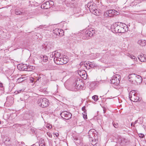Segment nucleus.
Returning <instances> with one entry per match:
<instances>
[{
	"label": "nucleus",
	"mask_w": 146,
	"mask_h": 146,
	"mask_svg": "<svg viewBox=\"0 0 146 146\" xmlns=\"http://www.w3.org/2000/svg\"><path fill=\"white\" fill-rule=\"evenodd\" d=\"M87 7L89 8L92 13L97 16L100 15L101 13L99 10L96 9V5L94 2H92L88 3L87 4Z\"/></svg>",
	"instance_id": "f257e3e1"
},
{
	"label": "nucleus",
	"mask_w": 146,
	"mask_h": 146,
	"mask_svg": "<svg viewBox=\"0 0 146 146\" xmlns=\"http://www.w3.org/2000/svg\"><path fill=\"white\" fill-rule=\"evenodd\" d=\"M94 33V31L92 29H87L85 32L82 37L83 39H88L92 37Z\"/></svg>",
	"instance_id": "f03ea898"
},
{
	"label": "nucleus",
	"mask_w": 146,
	"mask_h": 146,
	"mask_svg": "<svg viewBox=\"0 0 146 146\" xmlns=\"http://www.w3.org/2000/svg\"><path fill=\"white\" fill-rule=\"evenodd\" d=\"M135 92V91L133 90L130 92L129 97V99L131 101L134 102H137L139 100V98L137 96V93Z\"/></svg>",
	"instance_id": "7ed1b4c3"
},
{
	"label": "nucleus",
	"mask_w": 146,
	"mask_h": 146,
	"mask_svg": "<svg viewBox=\"0 0 146 146\" xmlns=\"http://www.w3.org/2000/svg\"><path fill=\"white\" fill-rule=\"evenodd\" d=\"M82 83L81 80L78 79H76L72 84V90L74 91L78 90L80 88Z\"/></svg>",
	"instance_id": "20e7f679"
},
{
	"label": "nucleus",
	"mask_w": 146,
	"mask_h": 146,
	"mask_svg": "<svg viewBox=\"0 0 146 146\" xmlns=\"http://www.w3.org/2000/svg\"><path fill=\"white\" fill-rule=\"evenodd\" d=\"M38 106L42 108L46 107L49 104L48 100L45 98H41L38 100Z\"/></svg>",
	"instance_id": "39448f33"
},
{
	"label": "nucleus",
	"mask_w": 146,
	"mask_h": 146,
	"mask_svg": "<svg viewBox=\"0 0 146 146\" xmlns=\"http://www.w3.org/2000/svg\"><path fill=\"white\" fill-rule=\"evenodd\" d=\"M120 76L118 74L114 75L111 80V83L115 86H118L120 83Z\"/></svg>",
	"instance_id": "423d86ee"
},
{
	"label": "nucleus",
	"mask_w": 146,
	"mask_h": 146,
	"mask_svg": "<svg viewBox=\"0 0 146 146\" xmlns=\"http://www.w3.org/2000/svg\"><path fill=\"white\" fill-rule=\"evenodd\" d=\"M120 22H116L111 25V31L113 33H118L120 27Z\"/></svg>",
	"instance_id": "0eeeda50"
},
{
	"label": "nucleus",
	"mask_w": 146,
	"mask_h": 146,
	"mask_svg": "<svg viewBox=\"0 0 146 146\" xmlns=\"http://www.w3.org/2000/svg\"><path fill=\"white\" fill-rule=\"evenodd\" d=\"M53 4V2L51 1H48L42 4L41 7L42 8L46 9L51 7V6Z\"/></svg>",
	"instance_id": "6e6552de"
},
{
	"label": "nucleus",
	"mask_w": 146,
	"mask_h": 146,
	"mask_svg": "<svg viewBox=\"0 0 146 146\" xmlns=\"http://www.w3.org/2000/svg\"><path fill=\"white\" fill-rule=\"evenodd\" d=\"M60 114L62 118L66 120L70 119L72 116L70 113L67 111L62 112L60 113Z\"/></svg>",
	"instance_id": "1a4fd4ad"
},
{
	"label": "nucleus",
	"mask_w": 146,
	"mask_h": 146,
	"mask_svg": "<svg viewBox=\"0 0 146 146\" xmlns=\"http://www.w3.org/2000/svg\"><path fill=\"white\" fill-rule=\"evenodd\" d=\"M53 33L56 35L61 36L64 35L63 31L59 29H56L53 31Z\"/></svg>",
	"instance_id": "9d476101"
},
{
	"label": "nucleus",
	"mask_w": 146,
	"mask_h": 146,
	"mask_svg": "<svg viewBox=\"0 0 146 146\" xmlns=\"http://www.w3.org/2000/svg\"><path fill=\"white\" fill-rule=\"evenodd\" d=\"M14 102V98L11 96H8L7 98V100L5 104L8 106H11Z\"/></svg>",
	"instance_id": "9b49d317"
},
{
	"label": "nucleus",
	"mask_w": 146,
	"mask_h": 146,
	"mask_svg": "<svg viewBox=\"0 0 146 146\" xmlns=\"http://www.w3.org/2000/svg\"><path fill=\"white\" fill-rule=\"evenodd\" d=\"M129 78H133L136 81H138V82H141L142 78L141 76L139 75H135V74H130L129 76Z\"/></svg>",
	"instance_id": "f8f14e48"
},
{
	"label": "nucleus",
	"mask_w": 146,
	"mask_h": 146,
	"mask_svg": "<svg viewBox=\"0 0 146 146\" xmlns=\"http://www.w3.org/2000/svg\"><path fill=\"white\" fill-rule=\"evenodd\" d=\"M126 25L121 23L120 24L119 28L118 33H123L126 31V29L127 28Z\"/></svg>",
	"instance_id": "ddd939ff"
},
{
	"label": "nucleus",
	"mask_w": 146,
	"mask_h": 146,
	"mask_svg": "<svg viewBox=\"0 0 146 146\" xmlns=\"http://www.w3.org/2000/svg\"><path fill=\"white\" fill-rule=\"evenodd\" d=\"M78 73L82 78L84 79L86 78L87 74L86 72L84 70H79L78 72Z\"/></svg>",
	"instance_id": "4468645a"
},
{
	"label": "nucleus",
	"mask_w": 146,
	"mask_h": 146,
	"mask_svg": "<svg viewBox=\"0 0 146 146\" xmlns=\"http://www.w3.org/2000/svg\"><path fill=\"white\" fill-rule=\"evenodd\" d=\"M138 58L139 60L142 62H144L146 61V55L143 53H141L138 56Z\"/></svg>",
	"instance_id": "2eb2a0df"
},
{
	"label": "nucleus",
	"mask_w": 146,
	"mask_h": 146,
	"mask_svg": "<svg viewBox=\"0 0 146 146\" xmlns=\"http://www.w3.org/2000/svg\"><path fill=\"white\" fill-rule=\"evenodd\" d=\"M96 133L97 132L96 130L94 129H92L90 130L88 133L89 138L93 137V136L94 135V134Z\"/></svg>",
	"instance_id": "dca6fc26"
},
{
	"label": "nucleus",
	"mask_w": 146,
	"mask_h": 146,
	"mask_svg": "<svg viewBox=\"0 0 146 146\" xmlns=\"http://www.w3.org/2000/svg\"><path fill=\"white\" fill-rule=\"evenodd\" d=\"M114 11L115 10H110L108 11H107L104 13V15L106 16H108V17H111L113 14H114Z\"/></svg>",
	"instance_id": "f3484780"
},
{
	"label": "nucleus",
	"mask_w": 146,
	"mask_h": 146,
	"mask_svg": "<svg viewBox=\"0 0 146 146\" xmlns=\"http://www.w3.org/2000/svg\"><path fill=\"white\" fill-rule=\"evenodd\" d=\"M54 61L57 64L62 65V58H54Z\"/></svg>",
	"instance_id": "a211bd4d"
},
{
	"label": "nucleus",
	"mask_w": 146,
	"mask_h": 146,
	"mask_svg": "<svg viewBox=\"0 0 146 146\" xmlns=\"http://www.w3.org/2000/svg\"><path fill=\"white\" fill-rule=\"evenodd\" d=\"M39 58L41 60V62H46L48 61V57L45 55H41L40 56Z\"/></svg>",
	"instance_id": "6ab92c4d"
},
{
	"label": "nucleus",
	"mask_w": 146,
	"mask_h": 146,
	"mask_svg": "<svg viewBox=\"0 0 146 146\" xmlns=\"http://www.w3.org/2000/svg\"><path fill=\"white\" fill-rule=\"evenodd\" d=\"M146 41L143 40H139L138 41V43L142 46H143L146 45Z\"/></svg>",
	"instance_id": "aec40b11"
},
{
	"label": "nucleus",
	"mask_w": 146,
	"mask_h": 146,
	"mask_svg": "<svg viewBox=\"0 0 146 146\" xmlns=\"http://www.w3.org/2000/svg\"><path fill=\"white\" fill-rule=\"evenodd\" d=\"M54 58H60L61 56V54L60 52L55 51L54 52Z\"/></svg>",
	"instance_id": "412c9836"
},
{
	"label": "nucleus",
	"mask_w": 146,
	"mask_h": 146,
	"mask_svg": "<svg viewBox=\"0 0 146 146\" xmlns=\"http://www.w3.org/2000/svg\"><path fill=\"white\" fill-rule=\"evenodd\" d=\"M35 67L31 65L27 66V67L26 68V71H31L34 70L35 69Z\"/></svg>",
	"instance_id": "4be33fe9"
},
{
	"label": "nucleus",
	"mask_w": 146,
	"mask_h": 146,
	"mask_svg": "<svg viewBox=\"0 0 146 146\" xmlns=\"http://www.w3.org/2000/svg\"><path fill=\"white\" fill-rule=\"evenodd\" d=\"M25 80V77H22L19 78L17 81V83H19Z\"/></svg>",
	"instance_id": "5701e85b"
},
{
	"label": "nucleus",
	"mask_w": 146,
	"mask_h": 146,
	"mask_svg": "<svg viewBox=\"0 0 146 146\" xmlns=\"http://www.w3.org/2000/svg\"><path fill=\"white\" fill-rule=\"evenodd\" d=\"M127 140L126 139L122 138L121 139L120 143L121 145H125L127 142Z\"/></svg>",
	"instance_id": "b1692460"
},
{
	"label": "nucleus",
	"mask_w": 146,
	"mask_h": 146,
	"mask_svg": "<svg viewBox=\"0 0 146 146\" xmlns=\"http://www.w3.org/2000/svg\"><path fill=\"white\" fill-rule=\"evenodd\" d=\"M90 140L91 141V144L93 145H94L96 144L98 142V141L94 140L93 137H92L90 138Z\"/></svg>",
	"instance_id": "393cba45"
},
{
	"label": "nucleus",
	"mask_w": 146,
	"mask_h": 146,
	"mask_svg": "<svg viewBox=\"0 0 146 146\" xmlns=\"http://www.w3.org/2000/svg\"><path fill=\"white\" fill-rule=\"evenodd\" d=\"M62 65L67 63L68 61V58H62Z\"/></svg>",
	"instance_id": "a878e982"
},
{
	"label": "nucleus",
	"mask_w": 146,
	"mask_h": 146,
	"mask_svg": "<svg viewBox=\"0 0 146 146\" xmlns=\"http://www.w3.org/2000/svg\"><path fill=\"white\" fill-rule=\"evenodd\" d=\"M24 64H19L17 66V68L18 69L20 70H24L25 68H23Z\"/></svg>",
	"instance_id": "bb28decb"
},
{
	"label": "nucleus",
	"mask_w": 146,
	"mask_h": 146,
	"mask_svg": "<svg viewBox=\"0 0 146 146\" xmlns=\"http://www.w3.org/2000/svg\"><path fill=\"white\" fill-rule=\"evenodd\" d=\"M22 12L20 11L19 10H16L15 11V14L17 15H21L22 14Z\"/></svg>",
	"instance_id": "cd10ccee"
},
{
	"label": "nucleus",
	"mask_w": 146,
	"mask_h": 146,
	"mask_svg": "<svg viewBox=\"0 0 146 146\" xmlns=\"http://www.w3.org/2000/svg\"><path fill=\"white\" fill-rule=\"evenodd\" d=\"M94 138V139L97 141H98V137L97 135V134H96V133L95 134H94V135L93 136V137Z\"/></svg>",
	"instance_id": "c85d7f7f"
},
{
	"label": "nucleus",
	"mask_w": 146,
	"mask_h": 146,
	"mask_svg": "<svg viewBox=\"0 0 146 146\" xmlns=\"http://www.w3.org/2000/svg\"><path fill=\"white\" fill-rule=\"evenodd\" d=\"M92 98L95 101H97L98 100V97L97 95H94L92 96Z\"/></svg>",
	"instance_id": "c756f323"
},
{
	"label": "nucleus",
	"mask_w": 146,
	"mask_h": 146,
	"mask_svg": "<svg viewBox=\"0 0 146 146\" xmlns=\"http://www.w3.org/2000/svg\"><path fill=\"white\" fill-rule=\"evenodd\" d=\"M129 57L132 59H133L134 61H136L137 60V58L134 56H133L132 55H129Z\"/></svg>",
	"instance_id": "7c9ffc66"
},
{
	"label": "nucleus",
	"mask_w": 146,
	"mask_h": 146,
	"mask_svg": "<svg viewBox=\"0 0 146 146\" xmlns=\"http://www.w3.org/2000/svg\"><path fill=\"white\" fill-rule=\"evenodd\" d=\"M89 66L92 68H94L96 66V65L94 64H93L92 63L90 62L89 64Z\"/></svg>",
	"instance_id": "2f4dec72"
},
{
	"label": "nucleus",
	"mask_w": 146,
	"mask_h": 146,
	"mask_svg": "<svg viewBox=\"0 0 146 146\" xmlns=\"http://www.w3.org/2000/svg\"><path fill=\"white\" fill-rule=\"evenodd\" d=\"M43 142V141H41V142L39 144V146H45L44 143Z\"/></svg>",
	"instance_id": "473e14b6"
},
{
	"label": "nucleus",
	"mask_w": 146,
	"mask_h": 146,
	"mask_svg": "<svg viewBox=\"0 0 146 146\" xmlns=\"http://www.w3.org/2000/svg\"><path fill=\"white\" fill-rule=\"evenodd\" d=\"M113 124L114 127L115 128H117L118 127V124L117 123H113Z\"/></svg>",
	"instance_id": "72a5a7b5"
},
{
	"label": "nucleus",
	"mask_w": 146,
	"mask_h": 146,
	"mask_svg": "<svg viewBox=\"0 0 146 146\" xmlns=\"http://www.w3.org/2000/svg\"><path fill=\"white\" fill-rule=\"evenodd\" d=\"M82 110L83 111H84V113H85V112L86 111V110L85 109V106H83L82 108Z\"/></svg>",
	"instance_id": "f704fd0d"
},
{
	"label": "nucleus",
	"mask_w": 146,
	"mask_h": 146,
	"mask_svg": "<svg viewBox=\"0 0 146 146\" xmlns=\"http://www.w3.org/2000/svg\"><path fill=\"white\" fill-rule=\"evenodd\" d=\"M27 67V65H26L24 64L23 67V68H25V69L24 70L26 71V68Z\"/></svg>",
	"instance_id": "c9c22d12"
},
{
	"label": "nucleus",
	"mask_w": 146,
	"mask_h": 146,
	"mask_svg": "<svg viewBox=\"0 0 146 146\" xmlns=\"http://www.w3.org/2000/svg\"><path fill=\"white\" fill-rule=\"evenodd\" d=\"M139 136L141 138H143L144 136V135L142 134H139Z\"/></svg>",
	"instance_id": "e433bc0d"
},
{
	"label": "nucleus",
	"mask_w": 146,
	"mask_h": 146,
	"mask_svg": "<svg viewBox=\"0 0 146 146\" xmlns=\"http://www.w3.org/2000/svg\"><path fill=\"white\" fill-rule=\"evenodd\" d=\"M53 53H54V52H53L52 53V54H50V57L52 58L54 56V57Z\"/></svg>",
	"instance_id": "4c0bfd02"
},
{
	"label": "nucleus",
	"mask_w": 146,
	"mask_h": 146,
	"mask_svg": "<svg viewBox=\"0 0 146 146\" xmlns=\"http://www.w3.org/2000/svg\"><path fill=\"white\" fill-rule=\"evenodd\" d=\"M45 26V25H40L39 27V28H40V29H42Z\"/></svg>",
	"instance_id": "58836bf2"
},
{
	"label": "nucleus",
	"mask_w": 146,
	"mask_h": 146,
	"mask_svg": "<svg viewBox=\"0 0 146 146\" xmlns=\"http://www.w3.org/2000/svg\"><path fill=\"white\" fill-rule=\"evenodd\" d=\"M83 115V117L84 119H86L87 118V115H85L84 114H83V113H82Z\"/></svg>",
	"instance_id": "ea45409f"
},
{
	"label": "nucleus",
	"mask_w": 146,
	"mask_h": 146,
	"mask_svg": "<svg viewBox=\"0 0 146 146\" xmlns=\"http://www.w3.org/2000/svg\"><path fill=\"white\" fill-rule=\"evenodd\" d=\"M138 121V120H136L133 123V126H134L137 123Z\"/></svg>",
	"instance_id": "a19ab883"
},
{
	"label": "nucleus",
	"mask_w": 146,
	"mask_h": 146,
	"mask_svg": "<svg viewBox=\"0 0 146 146\" xmlns=\"http://www.w3.org/2000/svg\"><path fill=\"white\" fill-rule=\"evenodd\" d=\"M48 136L50 137H51L52 136V135L50 133L48 134Z\"/></svg>",
	"instance_id": "79ce46f5"
},
{
	"label": "nucleus",
	"mask_w": 146,
	"mask_h": 146,
	"mask_svg": "<svg viewBox=\"0 0 146 146\" xmlns=\"http://www.w3.org/2000/svg\"><path fill=\"white\" fill-rule=\"evenodd\" d=\"M41 78V77L40 76H38V78H37V80L38 81Z\"/></svg>",
	"instance_id": "37998d69"
},
{
	"label": "nucleus",
	"mask_w": 146,
	"mask_h": 146,
	"mask_svg": "<svg viewBox=\"0 0 146 146\" xmlns=\"http://www.w3.org/2000/svg\"><path fill=\"white\" fill-rule=\"evenodd\" d=\"M55 136H56V137H57L58 136V134L57 133H55Z\"/></svg>",
	"instance_id": "c03bdc74"
},
{
	"label": "nucleus",
	"mask_w": 146,
	"mask_h": 146,
	"mask_svg": "<svg viewBox=\"0 0 146 146\" xmlns=\"http://www.w3.org/2000/svg\"><path fill=\"white\" fill-rule=\"evenodd\" d=\"M83 63H84L83 62H81L80 63V66L82 65L83 64Z\"/></svg>",
	"instance_id": "a18cd8bd"
},
{
	"label": "nucleus",
	"mask_w": 146,
	"mask_h": 146,
	"mask_svg": "<svg viewBox=\"0 0 146 146\" xmlns=\"http://www.w3.org/2000/svg\"><path fill=\"white\" fill-rule=\"evenodd\" d=\"M33 78L32 79H30V81L31 82L33 83Z\"/></svg>",
	"instance_id": "49530a36"
},
{
	"label": "nucleus",
	"mask_w": 146,
	"mask_h": 146,
	"mask_svg": "<svg viewBox=\"0 0 146 146\" xmlns=\"http://www.w3.org/2000/svg\"><path fill=\"white\" fill-rule=\"evenodd\" d=\"M46 48H48V49H49L50 48H48V44L47 46H46Z\"/></svg>",
	"instance_id": "de8ad7c7"
},
{
	"label": "nucleus",
	"mask_w": 146,
	"mask_h": 146,
	"mask_svg": "<svg viewBox=\"0 0 146 146\" xmlns=\"http://www.w3.org/2000/svg\"><path fill=\"white\" fill-rule=\"evenodd\" d=\"M90 63H89V62H87L86 63V65H89V64H90Z\"/></svg>",
	"instance_id": "09e8293b"
},
{
	"label": "nucleus",
	"mask_w": 146,
	"mask_h": 146,
	"mask_svg": "<svg viewBox=\"0 0 146 146\" xmlns=\"http://www.w3.org/2000/svg\"><path fill=\"white\" fill-rule=\"evenodd\" d=\"M3 84L2 83H0V87H2Z\"/></svg>",
	"instance_id": "8fccbe9b"
},
{
	"label": "nucleus",
	"mask_w": 146,
	"mask_h": 146,
	"mask_svg": "<svg viewBox=\"0 0 146 146\" xmlns=\"http://www.w3.org/2000/svg\"><path fill=\"white\" fill-rule=\"evenodd\" d=\"M131 126H133V123H132L131 124Z\"/></svg>",
	"instance_id": "3c124183"
},
{
	"label": "nucleus",
	"mask_w": 146,
	"mask_h": 146,
	"mask_svg": "<svg viewBox=\"0 0 146 146\" xmlns=\"http://www.w3.org/2000/svg\"><path fill=\"white\" fill-rule=\"evenodd\" d=\"M104 113H105V111L104 110Z\"/></svg>",
	"instance_id": "603ef678"
},
{
	"label": "nucleus",
	"mask_w": 146,
	"mask_h": 146,
	"mask_svg": "<svg viewBox=\"0 0 146 146\" xmlns=\"http://www.w3.org/2000/svg\"><path fill=\"white\" fill-rule=\"evenodd\" d=\"M22 144H24V142H23V143H22Z\"/></svg>",
	"instance_id": "864d4df0"
},
{
	"label": "nucleus",
	"mask_w": 146,
	"mask_h": 146,
	"mask_svg": "<svg viewBox=\"0 0 146 146\" xmlns=\"http://www.w3.org/2000/svg\"><path fill=\"white\" fill-rule=\"evenodd\" d=\"M10 140H9L8 141H10Z\"/></svg>",
	"instance_id": "5fc2aeb1"
},
{
	"label": "nucleus",
	"mask_w": 146,
	"mask_h": 146,
	"mask_svg": "<svg viewBox=\"0 0 146 146\" xmlns=\"http://www.w3.org/2000/svg\"><path fill=\"white\" fill-rule=\"evenodd\" d=\"M144 128H145V126H144Z\"/></svg>",
	"instance_id": "6e6d98bb"
},
{
	"label": "nucleus",
	"mask_w": 146,
	"mask_h": 146,
	"mask_svg": "<svg viewBox=\"0 0 146 146\" xmlns=\"http://www.w3.org/2000/svg\"><path fill=\"white\" fill-rule=\"evenodd\" d=\"M1 121H0V124H1Z\"/></svg>",
	"instance_id": "4d7b16f0"
}]
</instances>
